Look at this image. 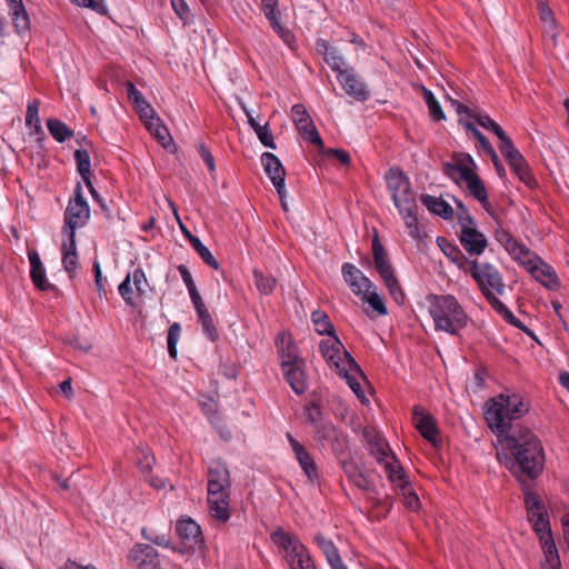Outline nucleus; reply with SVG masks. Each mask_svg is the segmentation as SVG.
I'll return each instance as SVG.
<instances>
[{
  "label": "nucleus",
  "mask_w": 569,
  "mask_h": 569,
  "mask_svg": "<svg viewBox=\"0 0 569 569\" xmlns=\"http://www.w3.org/2000/svg\"><path fill=\"white\" fill-rule=\"evenodd\" d=\"M498 438L500 449H497V458L508 469L530 479L541 472L545 461L543 448L531 430L518 428Z\"/></svg>",
  "instance_id": "obj_1"
},
{
  "label": "nucleus",
  "mask_w": 569,
  "mask_h": 569,
  "mask_svg": "<svg viewBox=\"0 0 569 569\" xmlns=\"http://www.w3.org/2000/svg\"><path fill=\"white\" fill-rule=\"evenodd\" d=\"M319 351L328 366L335 369L356 396L363 401L365 393L360 380H365V376L337 335L322 339L319 343Z\"/></svg>",
  "instance_id": "obj_2"
},
{
  "label": "nucleus",
  "mask_w": 569,
  "mask_h": 569,
  "mask_svg": "<svg viewBox=\"0 0 569 569\" xmlns=\"http://www.w3.org/2000/svg\"><path fill=\"white\" fill-rule=\"evenodd\" d=\"M529 411V403L518 393H501L487 402L485 419L498 437L510 428V421L519 419Z\"/></svg>",
  "instance_id": "obj_3"
},
{
  "label": "nucleus",
  "mask_w": 569,
  "mask_h": 569,
  "mask_svg": "<svg viewBox=\"0 0 569 569\" xmlns=\"http://www.w3.org/2000/svg\"><path fill=\"white\" fill-rule=\"evenodd\" d=\"M230 489L229 469L224 463L213 461L208 470L207 499L211 517L223 523L231 516Z\"/></svg>",
  "instance_id": "obj_4"
},
{
  "label": "nucleus",
  "mask_w": 569,
  "mask_h": 569,
  "mask_svg": "<svg viewBox=\"0 0 569 569\" xmlns=\"http://www.w3.org/2000/svg\"><path fill=\"white\" fill-rule=\"evenodd\" d=\"M427 301L436 330L457 336L467 327L469 317L456 297L430 295L427 297Z\"/></svg>",
  "instance_id": "obj_5"
},
{
  "label": "nucleus",
  "mask_w": 569,
  "mask_h": 569,
  "mask_svg": "<svg viewBox=\"0 0 569 569\" xmlns=\"http://www.w3.org/2000/svg\"><path fill=\"white\" fill-rule=\"evenodd\" d=\"M466 273L472 277L483 296H487V293H505L502 277L493 264L472 260Z\"/></svg>",
  "instance_id": "obj_6"
},
{
  "label": "nucleus",
  "mask_w": 569,
  "mask_h": 569,
  "mask_svg": "<svg viewBox=\"0 0 569 569\" xmlns=\"http://www.w3.org/2000/svg\"><path fill=\"white\" fill-rule=\"evenodd\" d=\"M386 181L397 209L413 206L417 202L416 192L411 189L409 179L399 169H389L386 173Z\"/></svg>",
  "instance_id": "obj_7"
},
{
  "label": "nucleus",
  "mask_w": 569,
  "mask_h": 569,
  "mask_svg": "<svg viewBox=\"0 0 569 569\" xmlns=\"http://www.w3.org/2000/svg\"><path fill=\"white\" fill-rule=\"evenodd\" d=\"M370 453L376 460L383 466L387 477L390 482H396L398 479H402L403 469L400 466L399 460L391 452L389 445L379 436H376L369 440Z\"/></svg>",
  "instance_id": "obj_8"
},
{
  "label": "nucleus",
  "mask_w": 569,
  "mask_h": 569,
  "mask_svg": "<svg viewBox=\"0 0 569 569\" xmlns=\"http://www.w3.org/2000/svg\"><path fill=\"white\" fill-rule=\"evenodd\" d=\"M90 218L89 206L81 193L80 186L77 187L76 194L68 203L64 212V226L62 229L63 236H69L73 232L76 237V230L83 227Z\"/></svg>",
  "instance_id": "obj_9"
},
{
  "label": "nucleus",
  "mask_w": 569,
  "mask_h": 569,
  "mask_svg": "<svg viewBox=\"0 0 569 569\" xmlns=\"http://www.w3.org/2000/svg\"><path fill=\"white\" fill-rule=\"evenodd\" d=\"M461 227L460 242L465 250L472 256H480L487 248L486 236L473 227L472 217L466 211L459 217Z\"/></svg>",
  "instance_id": "obj_10"
},
{
  "label": "nucleus",
  "mask_w": 569,
  "mask_h": 569,
  "mask_svg": "<svg viewBox=\"0 0 569 569\" xmlns=\"http://www.w3.org/2000/svg\"><path fill=\"white\" fill-rule=\"evenodd\" d=\"M271 540L282 552L283 560L288 566L309 552L296 535L287 532L281 528L271 533Z\"/></svg>",
  "instance_id": "obj_11"
},
{
  "label": "nucleus",
  "mask_w": 569,
  "mask_h": 569,
  "mask_svg": "<svg viewBox=\"0 0 569 569\" xmlns=\"http://www.w3.org/2000/svg\"><path fill=\"white\" fill-rule=\"evenodd\" d=\"M500 152L507 159L511 170L518 178L528 187L535 184V179L530 173L529 167L522 154L513 146L512 141H505V144L499 146Z\"/></svg>",
  "instance_id": "obj_12"
},
{
  "label": "nucleus",
  "mask_w": 569,
  "mask_h": 569,
  "mask_svg": "<svg viewBox=\"0 0 569 569\" xmlns=\"http://www.w3.org/2000/svg\"><path fill=\"white\" fill-rule=\"evenodd\" d=\"M500 152L507 159L511 170L518 178L528 187L535 184V179L530 173L529 167L522 154L513 146L512 141H505V144L499 146Z\"/></svg>",
  "instance_id": "obj_13"
},
{
  "label": "nucleus",
  "mask_w": 569,
  "mask_h": 569,
  "mask_svg": "<svg viewBox=\"0 0 569 569\" xmlns=\"http://www.w3.org/2000/svg\"><path fill=\"white\" fill-rule=\"evenodd\" d=\"M292 120L300 134L312 144L323 148L322 139L317 131L307 109L303 104H295L291 109Z\"/></svg>",
  "instance_id": "obj_14"
},
{
  "label": "nucleus",
  "mask_w": 569,
  "mask_h": 569,
  "mask_svg": "<svg viewBox=\"0 0 569 569\" xmlns=\"http://www.w3.org/2000/svg\"><path fill=\"white\" fill-rule=\"evenodd\" d=\"M476 162L468 153L457 154L451 162L443 166V172L451 178L456 183H460L465 179L473 176Z\"/></svg>",
  "instance_id": "obj_15"
},
{
  "label": "nucleus",
  "mask_w": 569,
  "mask_h": 569,
  "mask_svg": "<svg viewBox=\"0 0 569 569\" xmlns=\"http://www.w3.org/2000/svg\"><path fill=\"white\" fill-rule=\"evenodd\" d=\"M526 270L549 290H556L559 288V279L555 269L542 261L539 257L533 259L532 262L527 260Z\"/></svg>",
  "instance_id": "obj_16"
},
{
  "label": "nucleus",
  "mask_w": 569,
  "mask_h": 569,
  "mask_svg": "<svg viewBox=\"0 0 569 569\" xmlns=\"http://www.w3.org/2000/svg\"><path fill=\"white\" fill-rule=\"evenodd\" d=\"M281 371L286 381L297 395H302L307 390L306 362L302 358L287 366H281Z\"/></svg>",
  "instance_id": "obj_17"
},
{
  "label": "nucleus",
  "mask_w": 569,
  "mask_h": 569,
  "mask_svg": "<svg viewBox=\"0 0 569 569\" xmlns=\"http://www.w3.org/2000/svg\"><path fill=\"white\" fill-rule=\"evenodd\" d=\"M261 163L263 166L264 172L268 178L271 180L280 198H282L284 193V168L278 157H276L271 152H264L261 156Z\"/></svg>",
  "instance_id": "obj_18"
},
{
  "label": "nucleus",
  "mask_w": 569,
  "mask_h": 569,
  "mask_svg": "<svg viewBox=\"0 0 569 569\" xmlns=\"http://www.w3.org/2000/svg\"><path fill=\"white\" fill-rule=\"evenodd\" d=\"M287 439L303 473L310 481L318 480V468L311 455L291 433H287Z\"/></svg>",
  "instance_id": "obj_19"
},
{
  "label": "nucleus",
  "mask_w": 569,
  "mask_h": 569,
  "mask_svg": "<svg viewBox=\"0 0 569 569\" xmlns=\"http://www.w3.org/2000/svg\"><path fill=\"white\" fill-rule=\"evenodd\" d=\"M130 562L140 569H156L160 565L158 551L150 545L138 543L129 552Z\"/></svg>",
  "instance_id": "obj_20"
},
{
  "label": "nucleus",
  "mask_w": 569,
  "mask_h": 569,
  "mask_svg": "<svg viewBox=\"0 0 569 569\" xmlns=\"http://www.w3.org/2000/svg\"><path fill=\"white\" fill-rule=\"evenodd\" d=\"M452 106L456 108V111L461 114L466 113L470 117H472L479 126L482 128L492 131L498 139L500 140V144H505V141H511L510 138L506 134L503 129L495 121L492 120L488 114L485 113H473L467 106L460 103L457 100H451Z\"/></svg>",
  "instance_id": "obj_21"
},
{
  "label": "nucleus",
  "mask_w": 569,
  "mask_h": 569,
  "mask_svg": "<svg viewBox=\"0 0 569 569\" xmlns=\"http://www.w3.org/2000/svg\"><path fill=\"white\" fill-rule=\"evenodd\" d=\"M337 79L348 96L359 101H366L369 98V91L366 84L355 73L353 69H346Z\"/></svg>",
  "instance_id": "obj_22"
},
{
  "label": "nucleus",
  "mask_w": 569,
  "mask_h": 569,
  "mask_svg": "<svg viewBox=\"0 0 569 569\" xmlns=\"http://www.w3.org/2000/svg\"><path fill=\"white\" fill-rule=\"evenodd\" d=\"M342 276L352 292L358 297L372 288L371 281L362 273L361 270L351 263H345L342 266Z\"/></svg>",
  "instance_id": "obj_23"
},
{
  "label": "nucleus",
  "mask_w": 569,
  "mask_h": 569,
  "mask_svg": "<svg viewBox=\"0 0 569 569\" xmlns=\"http://www.w3.org/2000/svg\"><path fill=\"white\" fill-rule=\"evenodd\" d=\"M412 419L416 428L419 430L421 436L431 442L433 446H438V429L436 427L433 418L426 413L420 407H415Z\"/></svg>",
  "instance_id": "obj_24"
},
{
  "label": "nucleus",
  "mask_w": 569,
  "mask_h": 569,
  "mask_svg": "<svg viewBox=\"0 0 569 569\" xmlns=\"http://www.w3.org/2000/svg\"><path fill=\"white\" fill-rule=\"evenodd\" d=\"M277 352L281 366L295 362L302 357L292 337L287 332H280L276 341Z\"/></svg>",
  "instance_id": "obj_25"
},
{
  "label": "nucleus",
  "mask_w": 569,
  "mask_h": 569,
  "mask_svg": "<svg viewBox=\"0 0 569 569\" xmlns=\"http://www.w3.org/2000/svg\"><path fill=\"white\" fill-rule=\"evenodd\" d=\"M341 468L348 479L359 489L370 491L372 482L367 475L360 469L358 463L352 459L341 460Z\"/></svg>",
  "instance_id": "obj_26"
},
{
  "label": "nucleus",
  "mask_w": 569,
  "mask_h": 569,
  "mask_svg": "<svg viewBox=\"0 0 569 569\" xmlns=\"http://www.w3.org/2000/svg\"><path fill=\"white\" fill-rule=\"evenodd\" d=\"M9 8V16L18 33L30 29V19L22 0H6Z\"/></svg>",
  "instance_id": "obj_27"
},
{
  "label": "nucleus",
  "mask_w": 569,
  "mask_h": 569,
  "mask_svg": "<svg viewBox=\"0 0 569 569\" xmlns=\"http://www.w3.org/2000/svg\"><path fill=\"white\" fill-rule=\"evenodd\" d=\"M437 244L451 262H453L461 271H467L472 260L467 258L456 244L451 243L443 237L437 238Z\"/></svg>",
  "instance_id": "obj_28"
},
{
  "label": "nucleus",
  "mask_w": 569,
  "mask_h": 569,
  "mask_svg": "<svg viewBox=\"0 0 569 569\" xmlns=\"http://www.w3.org/2000/svg\"><path fill=\"white\" fill-rule=\"evenodd\" d=\"M372 256L375 267L379 272L380 277L382 278V280L395 274L393 268L389 261L388 254L382 243L378 238V234H376L372 240Z\"/></svg>",
  "instance_id": "obj_29"
},
{
  "label": "nucleus",
  "mask_w": 569,
  "mask_h": 569,
  "mask_svg": "<svg viewBox=\"0 0 569 569\" xmlns=\"http://www.w3.org/2000/svg\"><path fill=\"white\" fill-rule=\"evenodd\" d=\"M61 250L63 268L70 276H72L78 268L76 237H73L72 231L69 236H63Z\"/></svg>",
  "instance_id": "obj_30"
},
{
  "label": "nucleus",
  "mask_w": 569,
  "mask_h": 569,
  "mask_svg": "<svg viewBox=\"0 0 569 569\" xmlns=\"http://www.w3.org/2000/svg\"><path fill=\"white\" fill-rule=\"evenodd\" d=\"M30 277L33 284L40 290L53 289V286L47 280L44 267L37 251L29 252Z\"/></svg>",
  "instance_id": "obj_31"
},
{
  "label": "nucleus",
  "mask_w": 569,
  "mask_h": 569,
  "mask_svg": "<svg viewBox=\"0 0 569 569\" xmlns=\"http://www.w3.org/2000/svg\"><path fill=\"white\" fill-rule=\"evenodd\" d=\"M177 535L187 542L197 543L201 539L200 526L191 518H182L176 525Z\"/></svg>",
  "instance_id": "obj_32"
},
{
  "label": "nucleus",
  "mask_w": 569,
  "mask_h": 569,
  "mask_svg": "<svg viewBox=\"0 0 569 569\" xmlns=\"http://www.w3.org/2000/svg\"><path fill=\"white\" fill-rule=\"evenodd\" d=\"M144 126L148 131L162 144V147L169 148L173 144L169 130L158 116L147 120Z\"/></svg>",
  "instance_id": "obj_33"
},
{
  "label": "nucleus",
  "mask_w": 569,
  "mask_h": 569,
  "mask_svg": "<svg viewBox=\"0 0 569 569\" xmlns=\"http://www.w3.org/2000/svg\"><path fill=\"white\" fill-rule=\"evenodd\" d=\"M398 211L405 221L409 236L412 239L420 238V230L418 226V203L415 202L413 206H406L398 209Z\"/></svg>",
  "instance_id": "obj_34"
},
{
  "label": "nucleus",
  "mask_w": 569,
  "mask_h": 569,
  "mask_svg": "<svg viewBox=\"0 0 569 569\" xmlns=\"http://www.w3.org/2000/svg\"><path fill=\"white\" fill-rule=\"evenodd\" d=\"M241 108L248 119V123L254 130L261 143L264 147L276 149V143L273 141L271 133L268 130V124L261 126L259 122H257L251 111L244 104H241Z\"/></svg>",
  "instance_id": "obj_35"
},
{
  "label": "nucleus",
  "mask_w": 569,
  "mask_h": 569,
  "mask_svg": "<svg viewBox=\"0 0 569 569\" xmlns=\"http://www.w3.org/2000/svg\"><path fill=\"white\" fill-rule=\"evenodd\" d=\"M396 489H399L403 496V502L410 510H418L420 501L417 493L410 487L407 475L403 472L402 479H398L396 482H391Z\"/></svg>",
  "instance_id": "obj_36"
},
{
  "label": "nucleus",
  "mask_w": 569,
  "mask_h": 569,
  "mask_svg": "<svg viewBox=\"0 0 569 569\" xmlns=\"http://www.w3.org/2000/svg\"><path fill=\"white\" fill-rule=\"evenodd\" d=\"M421 201L432 213L443 219H449L453 214L451 206L441 198L426 194L422 196Z\"/></svg>",
  "instance_id": "obj_37"
},
{
  "label": "nucleus",
  "mask_w": 569,
  "mask_h": 569,
  "mask_svg": "<svg viewBox=\"0 0 569 569\" xmlns=\"http://www.w3.org/2000/svg\"><path fill=\"white\" fill-rule=\"evenodd\" d=\"M462 182L466 183L468 191L475 197V199H477L488 210L489 203L487 189L479 176L475 173Z\"/></svg>",
  "instance_id": "obj_38"
},
{
  "label": "nucleus",
  "mask_w": 569,
  "mask_h": 569,
  "mask_svg": "<svg viewBox=\"0 0 569 569\" xmlns=\"http://www.w3.org/2000/svg\"><path fill=\"white\" fill-rule=\"evenodd\" d=\"M311 321L317 333L328 337L336 336L335 327L325 311L315 310L311 313Z\"/></svg>",
  "instance_id": "obj_39"
},
{
  "label": "nucleus",
  "mask_w": 569,
  "mask_h": 569,
  "mask_svg": "<svg viewBox=\"0 0 569 569\" xmlns=\"http://www.w3.org/2000/svg\"><path fill=\"white\" fill-rule=\"evenodd\" d=\"M74 159L77 161V169L82 177L87 187H91L90 179V156L87 150L78 149L74 151Z\"/></svg>",
  "instance_id": "obj_40"
},
{
  "label": "nucleus",
  "mask_w": 569,
  "mask_h": 569,
  "mask_svg": "<svg viewBox=\"0 0 569 569\" xmlns=\"http://www.w3.org/2000/svg\"><path fill=\"white\" fill-rule=\"evenodd\" d=\"M316 427L318 438L321 440H327L332 443L337 442V445H340L346 440V437L341 432H339L338 429L331 422L317 425Z\"/></svg>",
  "instance_id": "obj_41"
},
{
  "label": "nucleus",
  "mask_w": 569,
  "mask_h": 569,
  "mask_svg": "<svg viewBox=\"0 0 569 569\" xmlns=\"http://www.w3.org/2000/svg\"><path fill=\"white\" fill-rule=\"evenodd\" d=\"M253 280L257 289L262 295H270L277 284L276 278L271 274H266L258 269L253 270Z\"/></svg>",
  "instance_id": "obj_42"
},
{
  "label": "nucleus",
  "mask_w": 569,
  "mask_h": 569,
  "mask_svg": "<svg viewBox=\"0 0 569 569\" xmlns=\"http://www.w3.org/2000/svg\"><path fill=\"white\" fill-rule=\"evenodd\" d=\"M189 241L192 248L197 251L200 258L211 268L219 269L217 259L212 256L210 250L200 241L196 236L189 234Z\"/></svg>",
  "instance_id": "obj_43"
},
{
  "label": "nucleus",
  "mask_w": 569,
  "mask_h": 569,
  "mask_svg": "<svg viewBox=\"0 0 569 569\" xmlns=\"http://www.w3.org/2000/svg\"><path fill=\"white\" fill-rule=\"evenodd\" d=\"M47 128L58 142H63L73 134L67 124L58 119H48Z\"/></svg>",
  "instance_id": "obj_44"
},
{
  "label": "nucleus",
  "mask_w": 569,
  "mask_h": 569,
  "mask_svg": "<svg viewBox=\"0 0 569 569\" xmlns=\"http://www.w3.org/2000/svg\"><path fill=\"white\" fill-rule=\"evenodd\" d=\"M268 21L270 23V27L278 34V37L283 41V43L287 44L290 49H293L295 43H296V38L292 34V32L280 22L279 17L272 18Z\"/></svg>",
  "instance_id": "obj_45"
},
{
  "label": "nucleus",
  "mask_w": 569,
  "mask_h": 569,
  "mask_svg": "<svg viewBox=\"0 0 569 569\" xmlns=\"http://www.w3.org/2000/svg\"><path fill=\"white\" fill-rule=\"evenodd\" d=\"M360 298L362 301L367 302L378 316H386L388 313L382 298L375 290L368 289Z\"/></svg>",
  "instance_id": "obj_46"
},
{
  "label": "nucleus",
  "mask_w": 569,
  "mask_h": 569,
  "mask_svg": "<svg viewBox=\"0 0 569 569\" xmlns=\"http://www.w3.org/2000/svg\"><path fill=\"white\" fill-rule=\"evenodd\" d=\"M323 60L329 66V68L337 73V78L340 77L346 69H348L345 58L336 48H333V50Z\"/></svg>",
  "instance_id": "obj_47"
},
{
  "label": "nucleus",
  "mask_w": 569,
  "mask_h": 569,
  "mask_svg": "<svg viewBox=\"0 0 569 569\" xmlns=\"http://www.w3.org/2000/svg\"><path fill=\"white\" fill-rule=\"evenodd\" d=\"M39 100H33L29 102L26 114V124L27 127H33L34 132H39L41 130L40 119H39Z\"/></svg>",
  "instance_id": "obj_48"
},
{
  "label": "nucleus",
  "mask_w": 569,
  "mask_h": 569,
  "mask_svg": "<svg viewBox=\"0 0 569 569\" xmlns=\"http://www.w3.org/2000/svg\"><path fill=\"white\" fill-rule=\"evenodd\" d=\"M198 320L201 325L203 335L210 339L211 341H214L218 339V330L216 328L214 321L209 312L199 315Z\"/></svg>",
  "instance_id": "obj_49"
},
{
  "label": "nucleus",
  "mask_w": 569,
  "mask_h": 569,
  "mask_svg": "<svg viewBox=\"0 0 569 569\" xmlns=\"http://www.w3.org/2000/svg\"><path fill=\"white\" fill-rule=\"evenodd\" d=\"M181 327L179 323L174 322L169 327L168 336H167V343H168V351L171 358H177V343L180 338Z\"/></svg>",
  "instance_id": "obj_50"
},
{
  "label": "nucleus",
  "mask_w": 569,
  "mask_h": 569,
  "mask_svg": "<svg viewBox=\"0 0 569 569\" xmlns=\"http://www.w3.org/2000/svg\"><path fill=\"white\" fill-rule=\"evenodd\" d=\"M540 543H541L543 555H545L542 565H552V563L560 562V558H559L558 550H557L553 539L546 540Z\"/></svg>",
  "instance_id": "obj_51"
},
{
  "label": "nucleus",
  "mask_w": 569,
  "mask_h": 569,
  "mask_svg": "<svg viewBox=\"0 0 569 569\" xmlns=\"http://www.w3.org/2000/svg\"><path fill=\"white\" fill-rule=\"evenodd\" d=\"M386 287L389 290L390 296L393 298V300L398 305H402L405 302V293L397 280V278L393 276L388 277L383 280Z\"/></svg>",
  "instance_id": "obj_52"
},
{
  "label": "nucleus",
  "mask_w": 569,
  "mask_h": 569,
  "mask_svg": "<svg viewBox=\"0 0 569 569\" xmlns=\"http://www.w3.org/2000/svg\"><path fill=\"white\" fill-rule=\"evenodd\" d=\"M536 533L539 536L540 542L552 539L549 520L547 516L539 518L532 523Z\"/></svg>",
  "instance_id": "obj_53"
},
{
  "label": "nucleus",
  "mask_w": 569,
  "mask_h": 569,
  "mask_svg": "<svg viewBox=\"0 0 569 569\" xmlns=\"http://www.w3.org/2000/svg\"><path fill=\"white\" fill-rule=\"evenodd\" d=\"M171 6L176 14L183 21L184 24L191 22L192 14L184 0H171Z\"/></svg>",
  "instance_id": "obj_54"
},
{
  "label": "nucleus",
  "mask_w": 569,
  "mask_h": 569,
  "mask_svg": "<svg viewBox=\"0 0 569 569\" xmlns=\"http://www.w3.org/2000/svg\"><path fill=\"white\" fill-rule=\"evenodd\" d=\"M509 254L513 259L518 260L525 268H527V260H530L532 262L533 259L538 257L522 244L517 246L515 248V251H511V253Z\"/></svg>",
  "instance_id": "obj_55"
},
{
  "label": "nucleus",
  "mask_w": 569,
  "mask_h": 569,
  "mask_svg": "<svg viewBox=\"0 0 569 569\" xmlns=\"http://www.w3.org/2000/svg\"><path fill=\"white\" fill-rule=\"evenodd\" d=\"M70 1L78 6L90 8L93 11H96L97 13H100V14L107 13V6L104 3V0H70Z\"/></svg>",
  "instance_id": "obj_56"
},
{
  "label": "nucleus",
  "mask_w": 569,
  "mask_h": 569,
  "mask_svg": "<svg viewBox=\"0 0 569 569\" xmlns=\"http://www.w3.org/2000/svg\"><path fill=\"white\" fill-rule=\"evenodd\" d=\"M130 276H131V281L133 282L136 290L139 293L146 292L148 282H147V278H146L143 270L138 268Z\"/></svg>",
  "instance_id": "obj_57"
},
{
  "label": "nucleus",
  "mask_w": 569,
  "mask_h": 569,
  "mask_svg": "<svg viewBox=\"0 0 569 569\" xmlns=\"http://www.w3.org/2000/svg\"><path fill=\"white\" fill-rule=\"evenodd\" d=\"M278 0H261V10L267 20L279 17Z\"/></svg>",
  "instance_id": "obj_58"
},
{
  "label": "nucleus",
  "mask_w": 569,
  "mask_h": 569,
  "mask_svg": "<svg viewBox=\"0 0 569 569\" xmlns=\"http://www.w3.org/2000/svg\"><path fill=\"white\" fill-rule=\"evenodd\" d=\"M136 111L139 113L140 119L143 121V123L147 122V120H150L154 116H157L153 108L144 100L142 103L134 104Z\"/></svg>",
  "instance_id": "obj_59"
},
{
  "label": "nucleus",
  "mask_w": 569,
  "mask_h": 569,
  "mask_svg": "<svg viewBox=\"0 0 569 569\" xmlns=\"http://www.w3.org/2000/svg\"><path fill=\"white\" fill-rule=\"evenodd\" d=\"M119 293L123 298V300L132 305V286H131V276L128 274L126 279L119 284Z\"/></svg>",
  "instance_id": "obj_60"
},
{
  "label": "nucleus",
  "mask_w": 569,
  "mask_h": 569,
  "mask_svg": "<svg viewBox=\"0 0 569 569\" xmlns=\"http://www.w3.org/2000/svg\"><path fill=\"white\" fill-rule=\"evenodd\" d=\"M463 126L478 140V142L480 143V147L482 148L483 151H486L492 147L490 144V142L488 141V139L475 127V124L472 122H466Z\"/></svg>",
  "instance_id": "obj_61"
},
{
  "label": "nucleus",
  "mask_w": 569,
  "mask_h": 569,
  "mask_svg": "<svg viewBox=\"0 0 569 569\" xmlns=\"http://www.w3.org/2000/svg\"><path fill=\"white\" fill-rule=\"evenodd\" d=\"M290 569H317L315 562L310 556V552L302 556L300 559H296L289 565Z\"/></svg>",
  "instance_id": "obj_62"
},
{
  "label": "nucleus",
  "mask_w": 569,
  "mask_h": 569,
  "mask_svg": "<svg viewBox=\"0 0 569 569\" xmlns=\"http://www.w3.org/2000/svg\"><path fill=\"white\" fill-rule=\"evenodd\" d=\"M315 541H316L317 546L321 549L325 557L332 553L337 549L336 546L333 545V542L331 540L327 539L326 537H323L322 535H316Z\"/></svg>",
  "instance_id": "obj_63"
},
{
  "label": "nucleus",
  "mask_w": 569,
  "mask_h": 569,
  "mask_svg": "<svg viewBox=\"0 0 569 569\" xmlns=\"http://www.w3.org/2000/svg\"><path fill=\"white\" fill-rule=\"evenodd\" d=\"M197 149L203 162L207 164L209 171L213 172L216 170V164L214 158L211 154V152L207 149V147L203 143H199Z\"/></svg>",
  "instance_id": "obj_64"
}]
</instances>
